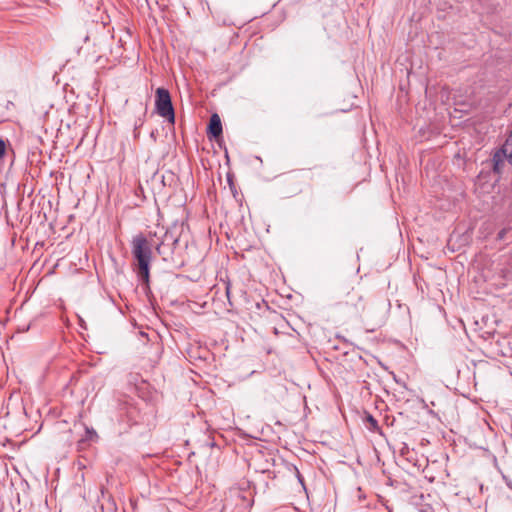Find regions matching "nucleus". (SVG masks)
Listing matches in <instances>:
<instances>
[{
	"mask_svg": "<svg viewBox=\"0 0 512 512\" xmlns=\"http://www.w3.org/2000/svg\"><path fill=\"white\" fill-rule=\"evenodd\" d=\"M360 282L356 277L341 280L336 288L338 305L347 309L352 315L362 317L367 310V302L363 291L359 287Z\"/></svg>",
	"mask_w": 512,
	"mask_h": 512,
	"instance_id": "f257e3e1",
	"label": "nucleus"
},
{
	"mask_svg": "<svg viewBox=\"0 0 512 512\" xmlns=\"http://www.w3.org/2000/svg\"><path fill=\"white\" fill-rule=\"evenodd\" d=\"M132 255L136 261V273L138 278L148 284L152 248L143 235H137L132 240Z\"/></svg>",
	"mask_w": 512,
	"mask_h": 512,
	"instance_id": "f03ea898",
	"label": "nucleus"
},
{
	"mask_svg": "<svg viewBox=\"0 0 512 512\" xmlns=\"http://www.w3.org/2000/svg\"><path fill=\"white\" fill-rule=\"evenodd\" d=\"M155 106H156L157 113L161 117L166 118L170 122H174V119H175L174 108L172 105L170 93L167 89L162 88V87L157 88Z\"/></svg>",
	"mask_w": 512,
	"mask_h": 512,
	"instance_id": "7ed1b4c3",
	"label": "nucleus"
},
{
	"mask_svg": "<svg viewBox=\"0 0 512 512\" xmlns=\"http://www.w3.org/2000/svg\"><path fill=\"white\" fill-rule=\"evenodd\" d=\"M505 160L512 165V130L503 146L493 155V170L500 173Z\"/></svg>",
	"mask_w": 512,
	"mask_h": 512,
	"instance_id": "20e7f679",
	"label": "nucleus"
},
{
	"mask_svg": "<svg viewBox=\"0 0 512 512\" xmlns=\"http://www.w3.org/2000/svg\"><path fill=\"white\" fill-rule=\"evenodd\" d=\"M208 134L213 138H218L222 134V124L218 114H213L208 125Z\"/></svg>",
	"mask_w": 512,
	"mask_h": 512,
	"instance_id": "39448f33",
	"label": "nucleus"
},
{
	"mask_svg": "<svg viewBox=\"0 0 512 512\" xmlns=\"http://www.w3.org/2000/svg\"><path fill=\"white\" fill-rule=\"evenodd\" d=\"M283 182L285 184H296V187L291 192L298 193L301 191V181L300 177L297 174L285 175L283 178Z\"/></svg>",
	"mask_w": 512,
	"mask_h": 512,
	"instance_id": "423d86ee",
	"label": "nucleus"
},
{
	"mask_svg": "<svg viewBox=\"0 0 512 512\" xmlns=\"http://www.w3.org/2000/svg\"><path fill=\"white\" fill-rule=\"evenodd\" d=\"M367 422L370 424V427L373 429H376L378 427L377 420L371 415L367 416Z\"/></svg>",
	"mask_w": 512,
	"mask_h": 512,
	"instance_id": "0eeeda50",
	"label": "nucleus"
},
{
	"mask_svg": "<svg viewBox=\"0 0 512 512\" xmlns=\"http://www.w3.org/2000/svg\"><path fill=\"white\" fill-rule=\"evenodd\" d=\"M6 153V143L3 139H0V159L4 157Z\"/></svg>",
	"mask_w": 512,
	"mask_h": 512,
	"instance_id": "6e6552de",
	"label": "nucleus"
},
{
	"mask_svg": "<svg viewBox=\"0 0 512 512\" xmlns=\"http://www.w3.org/2000/svg\"><path fill=\"white\" fill-rule=\"evenodd\" d=\"M506 233H507V229H502V230H500V231H499V233H498V235H497V238H498L499 240H503V239H504V237H505V235H506Z\"/></svg>",
	"mask_w": 512,
	"mask_h": 512,
	"instance_id": "1a4fd4ad",
	"label": "nucleus"
},
{
	"mask_svg": "<svg viewBox=\"0 0 512 512\" xmlns=\"http://www.w3.org/2000/svg\"><path fill=\"white\" fill-rule=\"evenodd\" d=\"M144 123V119L139 117L138 120L135 122V130H137L139 127H141Z\"/></svg>",
	"mask_w": 512,
	"mask_h": 512,
	"instance_id": "9d476101",
	"label": "nucleus"
},
{
	"mask_svg": "<svg viewBox=\"0 0 512 512\" xmlns=\"http://www.w3.org/2000/svg\"><path fill=\"white\" fill-rule=\"evenodd\" d=\"M139 110L142 112L143 116H145L146 111H147V106L142 104V103H140L139 104Z\"/></svg>",
	"mask_w": 512,
	"mask_h": 512,
	"instance_id": "9b49d317",
	"label": "nucleus"
},
{
	"mask_svg": "<svg viewBox=\"0 0 512 512\" xmlns=\"http://www.w3.org/2000/svg\"><path fill=\"white\" fill-rule=\"evenodd\" d=\"M86 432L89 435V437L97 436L96 432L93 429L86 428Z\"/></svg>",
	"mask_w": 512,
	"mask_h": 512,
	"instance_id": "f8f14e48",
	"label": "nucleus"
},
{
	"mask_svg": "<svg viewBox=\"0 0 512 512\" xmlns=\"http://www.w3.org/2000/svg\"><path fill=\"white\" fill-rule=\"evenodd\" d=\"M296 471H297L298 479H299V481L301 482V484L303 485V479H302V477H301V475H300V472H299L298 470H296Z\"/></svg>",
	"mask_w": 512,
	"mask_h": 512,
	"instance_id": "ddd939ff",
	"label": "nucleus"
}]
</instances>
